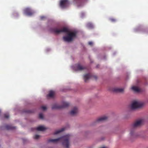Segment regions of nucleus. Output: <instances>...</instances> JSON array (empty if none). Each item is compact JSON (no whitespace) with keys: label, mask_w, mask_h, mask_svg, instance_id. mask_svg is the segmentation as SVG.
<instances>
[{"label":"nucleus","mask_w":148,"mask_h":148,"mask_svg":"<svg viewBox=\"0 0 148 148\" xmlns=\"http://www.w3.org/2000/svg\"><path fill=\"white\" fill-rule=\"evenodd\" d=\"M94 77H95V79H96L97 78V77L96 76H94Z\"/></svg>","instance_id":"28"},{"label":"nucleus","mask_w":148,"mask_h":148,"mask_svg":"<svg viewBox=\"0 0 148 148\" xmlns=\"http://www.w3.org/2000/svg\"><path fill=\"white\" fill-rule=\"evenodd\" d=\"M108 119V117L106 116H103L98 118L96 121V122L99 123L104 121Z\"/></svg>","instance_id":"9"},{"label":"nucleus","mask_w":148,"mask_h":148,"mask_svg":"<svg viewBox=\"0 0 148 148\" xmlns=\"http://www.w3.org/2000/svg\"><path fill=\"white\" fill-rule=\"evenodd\" d=\"M51 31L52 32L57 34L61 32L66 33L67 35L63 36V39L64 41L67 42L73 41L76 36L77 33L75 32L70 31L66 27H63L60 29L58 27H55L51 28Z\"/></svg>","instance_id":"1"},{"label":"nucleus","mask_w":148,"mask_h":148,"mask_svg":"<svg viewBox=\"0 0 148 148\" xmlns=\"http://www.w3.org/2000/svg\"><path fill=\"white\" fill-rule=\"evenodd\" d=\"M114 91L117 92H123L124 89L123 88H116L114 89Z\"/></svg>","instance_id":"11"},{"label":"nucleus","mask_w":148,"mask_h":148,"mask_svg":"<svg viewBox=\"0 0 148 148\" xmlns=\"http://www.w3.org/2000/svg\"><path fill=\"white\" fill-rule=\"evenodd\" d=\"M69 105V103L67 102H63L62 103V105L60 106L57 104L53 105L52 108V109H59L67 107Z\"/></svg>","instance_id":"4"},{"label":"nucleus","mask_w":148,"mask_h":148,"mask_svg":"<svg viewBox=\"0 0 148 148\" xmlns=\"http://www.w3.org/2000/svg\"><path fill=\"white\" fill-rule=\"evenodd\" d=\"M35 130L38 131H43L46 129V128L43 126H39L38 127L34 128Z\"/></svg>","instance_id":"12"},{"label":"nucleus","mask_w":148,"mask_h":148,"mask_svg":"<svg viewBox=\"0 0 148 148\" xmlns=\"http://www.w3.org/2000/svg\"><path fill=\"white\" fill-rule=\"evenodd\" d=\"M143 120L140 119L136 121L132 125V127L134 128H136L141 126L143 123Z\"/></svg>","instance_id":"5"},{"label":"nucleus","mask_w":148,"mask_h":148,"mask_svg":"<svg viewBox=\"0 0 148 148\" xmlns=\"http://www.w3.org/2000/svg\"><path fill=\"white\" fill-rule=\"evenodd\" d=\"M130 134L132 136L133 134V133H132V132H131L130 133Z\"/></svg>","instance_id":"26"},{"label":"nucleus","mask_w":148,"mask_h":148,"mask_svg":"<svg viewBox=\"0 0 148 148\" xmlns=\"http://www.w3.org/2000/svg\"><path fill=\"white\" fill-rule=\"evenodd\" d=\"M54 92L52 91H49V94L47 95V97H52L54 95Z\"/></svg>","instance_id":"15"},{"label":"nucleus","mask_w":148,"mask_h":148,"mask_svg":"<svg viewBox=\"0 0 148 148\" xmlns=\"http://www.w3.org/2000/svg\"><path fill=\"white\" fill-rule=\"evenodd\" d=\"M66 129L65 127H63L61 129L56 131L54 133V134H57L62 132L63 131Z\"/></svg>","instance_id":"14"},{"label":"nucleus","mask_w":148,"mask_h":148,"mask_svg":"<svg viewBox=\"0 0 148 148\" xmlns=\"http://www.w3.org/2000/svg\"><path fill=\"white\" fill-rule=\"evenodd\" d=\"M23 142L25 143V141H24V139H23Z\"/></svg>","instance_id":"29"},{"label":"nucleus","mask_w":148,"mask_h":148,"mask_svg":"<svg viewBox=\"0 0 148 148\" xmlns=\"http://www.w3.org/2000/svg\"><path fill=\"white\" fill-rule=\"evenodd\" d=\"M132 89L134 91L136 92H139L140 91V90L139 88H138L136 86H133L132 87Z\"/></svg>","instance_id":"17"},{"label":"nucleus","mask_w":148,"mask_h":148,"mask_svg":"<svg viewBox=\"0 0 148 148\" xmlns=\"http://www.w3.org/2000/svg\"><path fill=\"white\" fill-rule=\"evenodd\" d=\"M88 45H92L93 44V43L92 42L90 41L88 43Z\"/></svg>","instance_id":"24"},{"label":"nucleus","mask_w":148,"mask_h":148,"mask_svg":"<svg viewBox=\"0 0 148 148\" xmlns=\"http://www.w3.org/2000/svg\"><path fill=\"white\" fill-rule=\"evenodd\" d=\"M24 12L25 14L28 16H31L34 13V12L28 8L25 9L24 10Z\"/></svg>","instance_id":"6"},{"label":"nucleus","mask_w":148,"mask_h":148,"mask_svg":"<svg viewBox=\"0 0 148 148\" xmlns=\"http://www.w3.org/2000/svg\"><path fill=\"white\" fill-rule=\"evenodd\" d=\"M39 137L40 136L39 135H36L34 136V138L35 139H37L39 138Z\"/></svg>","instance_id":"23"},{"label":"nucleus","mask_w":148,"mask_h":148,"mask_svg":"<svg viewBox=\"0 0 148 148\" xmlns=\"http://www.w3.org/2000/svg\"><path fill=\"white\" fill-rule=\"evenodd\" d=\"M70 137V135L67 134L64 136L61 137L57 139H48L47 140L48 143H56L59 141H62L63 145L66 148H69V140Z\"/></svg>","instance_id":"2"},{"label":"nucleus","mask_w":148,"mask_h":148,"mask_svg":"<svg viewBox=\"0 0 148 148\" xmlns=\"http://www.w3.org/2000/svg\"><path fill=\"white\" fill-rule=\"evenodd\" d=\"M143 105V103L140 101H133L131 106V108L132 109H134L136 108H140Z\"/></svg>","instance_id":"3"},{"label":"nucleus","mask_w":148,"mask_h":148,"mask_svg":"<svg viewBox=\"0 0 148 148\" xmlns=\"http://www.w3.org/2000/svg\"><path fill=\"white\" fill-rule=\"evenodd\" d=\"M6 128L7 130H8L14 129H15V127L10 125H7L6 126Z\"/></svg>","instance_id":"18"},{"label":"nucleus","mask_w":148,"mask_h":148,"mask_svg":"<svg viewBox=\"0 0 148 148\" xmlns=\"http://www.w3.org/2000/svg\"><path fill=\"white\" fill-rule=\"evenodd\" d=\"M87 27L90 29H92L93 28V26L92 24L90 23H88L86 25Z\"/></svg>","instance_id":"16"},{"label":"nucleus","mask_w":148,"mask_h":148,"mask_svg":"<svg viewBox=\"0 0 148 148\" xmlns=\"http://www.w3.org/2000/svg\"><path fill=\"white\" fill-rule=\"evenodd\" d=\"M44 17H43V16H41V19H43V18H44Z\"/></svg>","instance_id":"27"},{"label":"nucleus","mask_w":148,"mask_h":148,"mask_svg":"<svg viewBox=\"0 0 148 148\" xmlns=\"http://www.w3.org/2000/svg\"><path fill=\"white\" fill-rule=\"evenodd\" d=\"M39 118L40 119H42L43 118V116L42 114L40 113L39 115Z\"/></svg>","instance_id":"20"},{"label":"nucleus","mask_w":148,"mask_h":148,"mask_svg":"<svg viewBox=\"0 0 148 148\" xmlns=\"http://www.w3.org/2000/svg\"><path fill=\"white\" fill-rule=\"evenodd\" d=\"M91 76H92L90 74H88L84 75V81L85 82H87V80L90 78Z\"/></svg>","instance_id":"10"},{"label":"nucleus","mask_w":148,"mask_h":148,"mask_svg":"<svg viewBox=\"0 0 148 148\" xmlns=\"http://www.w3.org/2000/svg\"><path fill=\"white\" fill-rule=\"evenodd\" d=\"M25 112H27V113H29L31 112V111L29 110H28V111H25Z\"/></svg>","instance_id":"25"},{"label":"nucleus","mask_w":148,"mask_h":148,"mask_svg":"<svg viewBox=\"0 0 148 148\" xmlns=\"http://www.w3.org/2000/svg\"><path fill=\"white\" fill-rule=\"evenodd\" d=\"M4 118H5L7 119V118H8L9 117V114L8 113L5 114H4Z\"/></svg>","instance_id":"19"},{"label":"nucleus","mask_w":148,"mask_h":148,"mask_svg":"<svg viewBox=\"0 0 148 148\" xmlns=\"http://www.w3.org/2000/svg\"><path fill=\"white\" fill-rule=\"evenodd\" d=\"M41 108L43 110H46L47 109V108L46 106H42L41 107Z\"/></svg>","instance_id":"22"},{"label":"nucleus","mask_w":148,"mask_h":148,"mask_svg":"<svg viewBox=\"0 0 148 148\" xmlns=\"http://www.w3.org/2000/svg\"><path fill=\"white\" fill-rule=\"evenodd\" d=\"M78 112V110L76 107H74L73 109L70 111V114L71 115L75 116Z\"/></svg>","instance_id":"8"},{"label":"nucleus","mask_w":148,"mask_h":148,"mask_svg":"<svg viewBox=\"0 0 148 148\" xmlns=\"http://www.w3.org/2000/svg\"><path fill=\"white\" fill-rule=\"evenodd\" d=\"M77 70L82 71L85 69V68L83 67L80 64H78L77 66Z\"/></svg>","instance_id":"13"},{"label":"nucleus","mask_w":148,"mask_h":148,"mask_svg":"<svg viewBox=\"0 0 148 148\" xmlns=\"http://www.w3.org/2000/svg\"><path fill=\"white\" fill-rule=\"evenodd\" d=\"M110 20L112 22H115L116 21V20L114 18H110Z\"/></svg>","instance_id":"21"},{"label":"nucleus","mask_w":148,"mask_h":148,"mask_svg":"<svg viewBox=\"0 0 148 148\" xmlns=\"http://www.w3.org/2000/svg\"><path fill=\"white\" fill-rule=\"evenodd\" d=\"M68 3L67 0H62L60 1V5L62 8H64L67 6Z\"/></svg>","instance_id":"7"}]
</instances>
